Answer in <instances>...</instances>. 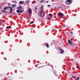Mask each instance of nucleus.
Returning a JSON list of instances; mask_svg holds the SVG:
<instances>
[{
	"label": "nucleus",
	"instance_id": "obj_1",
	"mask_svg": "<svg viewBox=\"0 0 80 80\" xmlns=\"http://www.w3.org/2000/svg\"><path fill=\"white\" fill-rule=\"evenodd\" d=\"M39 14L41 15V17H43V16L45 15V11H43V9H42V10L40 11Z\"/></svg>",
	"mask_w": 80,
	"mask_h": 80
},
{
	"label": "nucleus",
	"instance_id": "obj_2",
	"mask_svg": "<svg viewBox=\"0 0 80 80\" xmlns=\"http://www.w3.org/2000/svg\"><path fill=\"white\" fill-rule=\"evenodd\" d=\"M8 8H10V9H9V10H10V13H12V7L10 6H6L4 7L3 9L4 10H8Z\"/></svg>",
	"mask_w": 80,
	"mask_h": 80
},
{
	"label": "nucleus",
	"instance_id": "obj_3",
	"mask_svg": "<svg viewBox=\"0 0 80 80\" xmlns=\"http://www.w3.org/2000/svg\"><path fill=\"white\" fill-rule=\"evenodd\" d=\"M72 0H67L65 2V3L66 5H69L72 3Z\"/></svg>",
	"mask_w": 80,
	"mask_h": 80
},
{
	"label": "nucleus",
	"instance_id": "obj_4",
	"mask_svg": "<svg viewBox=\"0 0 80 80\" xmlns=\"http://www.w3.org/2000/svg\"><path fill=\"white\" fill-rule=\"evenodd\" d=\"M24 10H22L21 9H19V10H16V12L17 13H22L24 12Z\"/></svg>",
	"mask_w": 80,
	"mask_h": 80
},
{
	"label": "nucleus",
	"instance_id": "obj_5",
	"mask_svg": "<svg viewBox=\"0 0 80 80\" xmlns=\"http://www.w3.org/2000/svg\"><path fill=\"white\" fill-rule=\"evenodd\" d=\"M63 13H60L58 14V17H60V18H62V17H63Z\"/></svg>",
	"mask_w": 80,
	"mask_h": 80
},
{
	"label": "nucleus",
	"instance_id": "obj_6",
	"mask_svg": "<svg viewBox=\"0 0 80 80\" xmlns=\"http://www.w3.org/2000/svg\"><path fill=\"white\" fill-rule=\"evenodd\" d=\"M59 49H60V50H61V53H64V51H63V49H61V48H60V47H58Z\"/></svg>",
	"mask_w": 80,
	"mask_h": 80
},
{
	"label": "nucleus",
	"instance_id": "obj_7",
	"mask_svg": "<svg viewBox=\"0 0 80 80\" xmlns=\"http://www.w3.org/2000/svg\"><path fill=\"white\" fill-rule=\"evenodd\" d=\"M28 11L29 13H30V14H31V13H32V9L30 8H29L28 9Z\"/></svg>",
	"mask_w": 80,
	"mask_h": 80
},
{
	"label": "nucleus",
	"instance_id": "obj_8",
	"mask_svg": "<svg viewBox=\"0 0 80 80\" xmlns=\"http://www.w3.org/2000/svg\"><path fill=\"white\" fill-rule=\"evenodd\" d=\"M24 2L22 1H20L19 2V5H22V4H23Z\"/></svg>",
	"mask_w": 80,
	"mask_h": 80
},
{
	"label": "nucleus",
	"instance_id": "obj_9",
	"mask_svg": "<svg viewBox=\"0 0 80 80\" xmlns=\"http://www.w3.org/2000/svg\"><path fill=\"white\" fill-rule=\"evenodd\" d=\"M22 7L21 6H19L17 8L18 10H19V9H22Z\"/></svg>",
	"mask_w": 80,
	"mask_h": 80
},
{
	"label": "nucleus",
	"instance_id": "obj_10",
	"mask_svg": "<svg viewBox=\"0 0 80 80\" xmlns=\"http://www.w3.org/2000/svg\"><path fill=\"white\" fill-rule=\"evenodd\" d=\"M16 4H13L12 5V8H15V7H16Z\"/></svg>",
	"mask_w": 80,
	"mask_h": 80
},
{
	"label": "nucleus",
	"instance_id": "obj_11",
	"mask_svg": "<svg viewBox=\"0 0 80 80\" xmlns=\"http://www.w3.org/2000/svg\"><path fill=\"white\" fill-rule=\"evenodd\" d=\"M68 43L70 44V45H72V42H71L70 40H69L68 41Z\"/></svg>",
	"mask_w": 80,
	"mask_h": 80
},
{
	"label": "nucleus",
	"instance_id": "obj_12",
	"mask_svg": "<svg viewBox=\"0 0 80 80\" xmlns=\"http://www.w3.org/2000/svg\"><path fill=\"white\" fill-rule=\"evenodd\" d=\"M12 3H17V1H13L12 2Z\"/></svg>",
	"mask_w": 80,
	"mask_h": 80
},
{
	"label": "nucleus",
	"instance_id": "obj_13",
	"mask_svg": "<svg viewBox=\"0 0 80 80\" xmlns=\"http://www.w3.org/2000/svg\"><path fill=\"white\" fill-rule=\"evenodd\" d=\"M46 47H47V48H49V45H48V44L47 43L46 44Z\"/></svg>",
	"mask_w": 80,
	"mask_h": 80
},
{
	"label": "nucleus",
	"instance_id": "obj_14",
	"mask_svg": "<svg viewBox=\"0 0 80 80\" xmlns=\"http://www.w3.org/2000/svg\"><path fill=\"white\" fill-rule=\"evenodd\" d=\"M34 22V21H32L31 22H30V24H32V23H33Z\"/></svg>",
	"mask_w": 80,
	"mask_h": 80
},
{
	"label": "nucleus",
	"instance_id": "obj_15",
	"mask_svg": "<svg viewBox=\"0 0 80 80\" xmlns=\"http://www.w3.org/2000/svg\"><path fill=\"white\" fill-rule=\"evenodd\" d=\"M61 8H62V7L61 6H59V7L57 8V9H60Z\"/></svg>",
	"mask_w": 80,
	"mask_h": 80
},
{
	"label": "nucleus",
	"instance_id": "obj_16",
	"mask_svg": "<svg viewBox=\"0 0 80 80\" xmlns=\"http://www.w3.org/2000/svg\"><path fill=\"white\" fill-rule=\"evenodd\" d=\"M80 78V77H78L75 80H78Z\"/></svg>",
	"mask_w": 80,
	"mask_h": 80
},
{
	"label": "nucleus",
	"instance_id": "obj_17",
	"mask_svg": "<svg viewBox=\"0 0 80 80\" xmlns=\"http://www.w3.org/2000/svg\"><path fill=\"white\" fill-rule=\"evenodd\" d=\"M40 2L41 3H43V2H44V1H43V0H42L40 1Z\"/></svg>",
	"mask_w": 80,
	"mask_h": 80
},
{
	"label": "nucleus",
	"instance_id": "obj_18",
	"mask_svg": "<svg viewBox=\"0 0 80 80\" xmlns=\"http://www.w3.org/2000/svg\"><path fill=\"white\" fill-rule=\"evenodd\" d=\"M10 28V27L9 26L7 27L6 28H7V29H8V28Z\"/></svg>",
	"mask_w": 80,
	"mask_h": 80
},
{
	"label": "nucleus",
	"instance_id": "obj_19",
	"mask_svg": "<svg viewBox=\"0 0 80 80\" xmlns=\"http://www.w3.org/2000/svg\"><path fill=\"white\" fill-rule=\"evenodd\" d=\"M49 16H50V17H52V14H49Z\"/></svg>",
	"mask_w": 80,
	"mask_h": 80
},
{
	"label": "nucleus",
	"instance_id": "obj_20",
	"mask_svg": "<svg viewBox=\"0 0 80 80\" xmlns=\"http://www.w3.org/2000/svg\"><path fill=\"white\" fill-rule=\"evenodd\" d=\"M2 12H7L6 11H2Z\"/></svg>",
	"mask_w": 80,
	"mask_h": 80
},
{
	"label": "nucleus",
	"instance_id": "obj_21",
	"mask_svg": "<svg viewBox=\"0 0 80 80\" xmlns=\"http://www.w3.org/2000/svg\"><path fill=\"white\" fill-rule=\"evenodd\" d=\"M26 2V3H29V1H27Z\"/></svg>",
	"mask_w": 80,
	"mask_h": 80
},
{
	"label": "nucleus",
	"instance_id": "obj_22",
	"mask_svg": "<svg viewBox=\"0 0 80 80\" xmlns=\"http://www.w3.org/2000/svg\"><path fill=\"white\" fill-rule=\"evenodd\" d=\"M48 7H50V5H48Z\"/></svg>",
	"mask_w": 80,
	"mask_h": 80
},
{
	"label": "nucleus",
	"instance_id": "obj_23",
	"mask_svg": "<svg viewBox=\"0 0 80 80\" xmlns=\"http://www.w3.org/2000/svg\"><path fill=\"white\" fill-rule=\"evenodd\" d=\"M48 20H50V18H48Z\"/></svg>",
	"mask_w": 80,
	"mask_h": 80
},
{
	"label": "nucleus",
	"instance_id": "obj_24",
	"mask_svg": "<svg viewBox=\"0 0 80 80\" xmlns=\"http://www.w3.org/2000/svg\"><path fill=\"white\" fill-rule=\"evenodd\" d=\"M43 9V6H42L41 7V9Z\"/></svg>",
	"mask_w": 80,
	"mask_h": 80
},
{
	"label": "nucleus",
	"instance_id": "obj_25",
	"mask_svg": "<svg viewBox=\"0 0 80 80\" xmlns=\"http://www.w3.org/2000/svg\"><path fill=\"white\" fill-rule=\"evenodd\" d=\"M37 7H36L35 8V9L36 10H37Z\"/></svg>",
	"mask_w": 80,
	"mask_h": 80
},
{
	"label": "nucleus",
	"instance_id": "obj_26",
	"mask_svg": "<svg viewBox=\"0 0 80 80\" xmlns=\"http://www.w3.org/2000/svg\"><path fill=\"white\" fill-rule=\"evenodd\" d=\"M2 26L3 27H4V26H5V24H2Z\"/></svg>",
	"mask_w": 80,
	"mask_h": 80
},
{
	"label": "nucleus",
	"instance_id": "obj_27",
	"mask_svg": "<svg viewBox=\"0 0 80 80\" xmlns=\"http://www.w3.org/2000/svg\"><path fill=\"white\" fill-rule=\"evenodd\" d=\"M73 78H76V76H74V77H73Z\"/></svg>",
	"mask_w": 80,
	"mask_h": 80
},
{
	"label": "nucleus",
	"instance_id": "obj_28",
	"mask_svg": "<svg viewBox=\"0 0 80 80\" xmlns=\"http://www.w3.org/2000/svg\"><path fill=\"white\" fill-rule=\"evenodd\" d=\"M71 34H73V32H71Z\"/></svg>",
	"mask_w": 80,
	"mask_h": 80
},
{
	"label": "nucleus",
	"instance_id": "obj_29",
	"mask_svg": "<svg viewBox=\"0 0 80 80\" xmlns=\"http://www.w3.org/2000/svg\"><path fill=\"white\" fill-rule=\"evenodd\" d=\"M76 68H78V66H76Z\"/></svg>",
	"mask_w": 80,
	"mask_h": 80
},
{
	"label": "nucleus",
	"instance_id": "obj_30",
	"mask_svg": "<svg viewBox=\"0 0 80 80\" xmlns=\"http://www.w3.org/2000/svg\"><path fill=\"white\" fill-rule=\"evenodd\" d=\"M46 3H48V1H46Z\"/></svg>",
	"mask_w": 80,
	"mask_h": 80
},
{
	"label": "nucleus",
	"instance_id": "obj_31",
	"mask_svg": "<svg viewBox=\"0 0 80 80\" xmlns=\"http://www.w3.org/2000/svg\"><path fill=\"white\" fill-rule=\"evenodd\" d=\"M52 2H53V0H52Z\"/></svg>",
	"mask_w": 80,
	"mask_h": 80
},
{
	"label": "nucleus",
	"instance_id": "obj_32",
	"mask_svg": "<svg viewBox=\"0 0 80 80\" xmlns=\"http://www.w3.org/2000/svg\"><path fill=\"white\" fill-rule=\"evenodd\" d=\"M2 21H3V20H2Z\"/></svg>",
	"mask_w": 80,
	"mask_h": 80
}]
</instances>
